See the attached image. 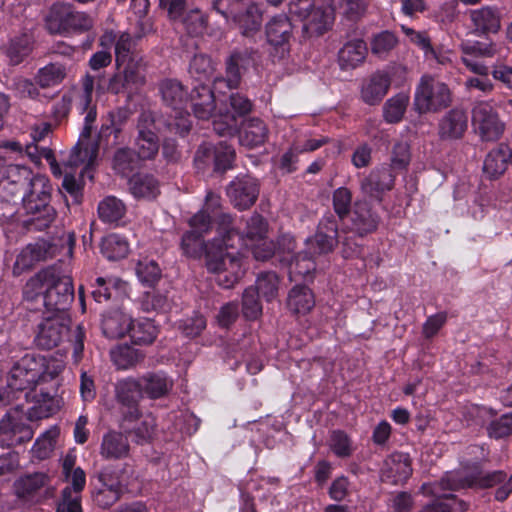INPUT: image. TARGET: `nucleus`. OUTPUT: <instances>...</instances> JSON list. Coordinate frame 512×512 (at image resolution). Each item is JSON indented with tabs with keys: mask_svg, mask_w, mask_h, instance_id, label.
Masks as SVG:
<instances>
[{
	"mask_svg": "<svg viewBox=\"0 0 512 512\" xmlns=\"http://www.w3.org/2000/svg\"><path fill=\"white\" fill-rule=\"evenodd\" d=\"M94 88V77L85 75L82 79L83 93L80 96L79 106L81 111L88 110L85 116V125L79 140L72 149L69 159V165L78 166L83 164L84 167L78 176L71 175L66 171V192L73 197L76 204L81 203L83 189V174L88 170L94 162L98 153V144L91 138L92 123L95 121L97 113L95 108H89Z\"/></svg>",
	"mask_w": 512,
	"mask_h": 512,
	"instance_id": "f257e3e1",
	"label": "nucleus"
},
{
	"mask_svg": "<svg viewBox=\"0 0 512 512\" xmlns=\"http://www.w3.org/2000/svg\"><path fill=\"white\" fill-rule=\"evenodd\" d=\"M495 486H499L495 491V499L497 501L506 500L512 492V476L508 478L506 473L501 470L486 474L476 472L470 475L462 471L449 472L439 482L424 483L421 486V492L436 498H450L449 491L464 488L487 489Z\"/></svg>",
	"mask_w": 512,
	"mask_h": 512,
	"instance_id": "f03ea898",
	"label": "nucleus"
},
{
	"mask_svg": "<svg viewBox=\"0 0 512 512\" xmlns=\"http://www.w3.org/2000/svg\"><path fill=\"white\" fill-rule=\"evenodd\" d=\"M62 268L48 267L31 277L24 287V297L35 300L43 296L45 307L53 312L64 311V295L62 293Z\"/></svg>",
	"mask_w": 512,
	"mask_h": 512,
	"instance_id": "7ed1b4c3",
	"label": "nucleus"
},
{
	"mask_svg": "<svg viewBox=\"0 0 512 512\" xmlns=\"http://www.w3.org/2000/svg\"><path fill=\"white\" fill-rule=\"evenodd\" d=\"M223 241L215 240L207 245L206 249V267L209 272L217 274L218 284L229 289L233 287L243 274L242 259L239 253L228 251Z\"/></svg>",
	"mask_w": 512,
	"mask_h": 512,
	"instance_id": "20e7f679",
	"label": "nucleus"
},
{
	"mask_svg": "<svg viewBox=\"0 0 512 512\" xmlns=\"http://www.w3.org/2000/svg\"><path fill=\"white\" fill-rule=\"evenodd\" d=\"M49 185L44 177L35 180L33 188L21 200L28 216L24 225L35 230L47 228L55 218V211L49 202Z\"/></svg>",
	"mask_w": 512,
	"mask_h": 512,
	"instance_id": "39448f33",
	"label": "nucleus"
},
{
	"mask_svg": "<svg viewBox=\"0 0 512 512\" xmlns=\"http://www.w3.org/2000/svg\"><path fill=\"white\" fill-rule=\"evenodd\" d=\"M452 102L448 85L438 79L423 75L414 93V108L419 114L439 112Z\"/></svg>",
	"mask_w": 512,
	"mask_h": 512,
	"instance_id": "423d86ee",
	"label": "nucleus"
},
{
	"mask_svg": "<svg viewBox=\"0 0 512 512\" xmlns=\"http://www.w3.org/2000/svg\"><path fill=\"white\" fill-rule=\"evenodd\" d=\"M39 175L24 166L11 165L6 170V176L0 181V197L5 202L17 203L33 188Z\"/></svg>",
	"mask_w": 512,
	"mask_h": 512,
	"instance_id": "0eeeda50",
	"label": "nucleus"
},
{
	"mask_svg": "<svg viewBox=\"0 0 512 512\" xmlns=\"http://www.w3.org/2000/svg\"><path fill=\"white\" fill-rule=\"evenodd\" d=\"M24 415L20 406H16L0 419V443L12 447L29 442L34 435L33 427L24 422Z\"/></svg>",
	"mask_w": 512,
	"mask_h": 512,
	"instance_id": "6e6552de",
	"label": "nucleus"
},
{
	"mask_svg": "<svg viewBox=\"0 0 512 512\" xmlns=\"http://www.w3.org/2000/svg\"><path fill=\"white\" fill-rule=\"evenodd\" d=\"M136 129L137 135L134 138L136 156L141 160L154 159L160 147L154 115L149 111L142 112L139 115Z\"/></svg>",
	"mask_w": 512,
	"mask_h": 512,
	"instance_id": "1a4fd4ad",
	"label": "nucleus"
},
{
	"mask_svg": "<svg viewBox=\"0 0 512 512\" xmlns=\"http://www.w3.org/2000/svg\"><path fill=\"white\" fill-rule=\"evenodd\" d=\"M289 12L303 20V30L309 36H319L329 30L334 21V13L330 7H311L306 3L298 7V3H289Z\"/></svg>",
	"mask_w": 512,
	"mask_h": 512,
	"instance_id": "9d476101",
	"label": "nucleus"
},
{
	"mask_svg": "<svg viewBox=\"0 0 512 512\" xmlns=\"http://www.w3.org/2000/svg\"><path fill=\"white\" fill-rule=\"evenodd\" d=\"M472 125L483 141L498 140L504 132L505 124L494 107L486 101L475 104L472 109Z\"/></svg>",
	"mask_w": 512,
	"mask_h": 512,
	"instance_id": "9b49d317",
	"label": "nucleus"
},
{
	"mask_svg": "<svg viewBox=\"0 0 512 512\" xmlns=\"http://www.w3.org/2000/svg\"><path fill=\"white\" fill-rule=\"evenodd\" d=\"M306 250L311 255L327 254L338 244V225L333 215L324 216L314 236L306 239Z\"/></svg>",
	"mask_w": 512,
	"mask_h": 512,
	"instance_id": "f8f14e48",
	"label": "nucleus"
},
{
	"mask_svg": "<svg viewBox=\"0 0 512 512\" xmlns=\"http://www.w3.org/2000/svg\"><path fill=\"white\" fill-rule=\"evenodd\" d=\"M259 194L257 179L250 175L237 176L227 187V195L239 210L252 206Z\"/></svg>",
	"mask_w": 512,
	"mask_h": 512,
	"instance_id": "ddd939ff",
	"label": "nucleus"
},
{
	"mask_svg": "<svg viewBox=\"0 0 512 512\" xmlns=\"http://www.w3.org/2000/svg\"><path fill=\"white\" fill-rule=\"evenodd\" d=\"M123 70L115 74L109 81V89L118 94L124 90H137L145 84L143 59L138 58L122 65Z\"/></svg>",
	"mask_w": 512,
	"mask_h": 512,
	"instance_id": "4468645a",
	"label": "nucleus"
},
{
	"mask_svg": "<svg viewBox=\"0 0 512 512\" xmlns=\"http://www.w3.org/2000/svg\"><path fill=\"white\" fill-rule=\"evenodd\" d=\"M50 132L51 125L49 123L42 122L34 125L31 128L32 143L25 144V152L33 161H38L41 156L44 157L47 160L52 173L55 176L60 177L62 175V171L56 161L53 151L48 148L38 147V143L47 137Z\"/></svg>",
	"mask_w": 512,
	"mask_h": 512,
	"instance_id": "2eb2a0df",
	"label": "nucleus"
},
{
	"mask_svg": "<svg viewBox=\"0 0 512 512\" xmlns=\"http://www.w3.org/2000/svg\"><path fill=\"white\" fill-rule=\"evenodd\" d=\"M26 397L31 405L24 415L30 422L48 418L59 409L60 396L57 392L51 394L48 391L34 390L32 393L26 394Z\"/></svg>",
	"mask_w": 512,
	"mask_h": 512,
	"instance_id": "dca6fc26",
	"label": "nucleus"
},
{
	"mask_svg": "<svg viewBox=\"0 0 512 512\" xmlns=\"http://www.w3.org/2000/svg\"><path fill=\"white\" fill-rule=\"evenodd\" d=\"M73 464L74 460L66 455V512H82L81 492L86 485V474L80 467L68 472Z\"/></svg>",
	"mask_w": 512,
	"mask_h": 512,
	"instance_id": "f3484780",
	"label": "nucleus"
},
{
	"mask_svg": "<svg viewBox=\"0 0 512 512\" xmlns=\"http://www.w3.org/2000/svg\"><path fill=\"white\" fill-rule=\"evenodd\" d=\"M210 158L213 159L216 172H225L232 168L235 150L225 142H220L216 146L201 145L196 152L195 161L206 164Z\"/></svg>",
	"mask_w": 512,
	"mask_h": 512,
	"instance_id": "a211bd4d",
	"label": "nucleus"
},
{
	"mask_svg": "<svg viewBox=\"0 0 512 512\" xmlns=\"http://www.w3.org/2000/svg\"><path fill=\"white\" fill-rule=\"evenodd\" d=\"M36 365L32 357L28 355L23 357L12 367L8 377V387L17 391L33 387L40 378V371Z\"/></svg>",
	"mask_w": 512,
	"mask_h": 512,
	"instance_id": "6ab92c4d",
	"label": "nucleus"
},
{
	"mask_svg": "<svg viewBox=\"0 0 512 512\" xmlns=\"http://www.w3.org/2000/svg\"><path fill=\"white\" fill-rule=\"evenodd\" d=\"M267 236V223L259 214H254L247 222L246 231L240 235L231 225L223 235V241L226 247H234L235 241L242 242L244 246L253 244L256 240H261Z\"/></svg>",
	"mask_w": 512,
	"mask_h": 512,
	"instance_id": "aec40b11",
	"label": "nucleus"
},
{
	"mask_svg": "<svg viewBox=\"0 0 512 512\" xmlns=\"http://www.w3.org/2000/svg\"><path fill=\"white\" fill-rule=\"evenodd\" d=\"M468 128V116L462 109H451L438 123V135L441 140L452 141L464 136Z\"/></svg>",
	"mask_w": 512,
	"mask_h": 512,
	"instance_id": "412c9836",
	"label": "nucleus"
},
{
	"mask_svg": "<svg viewBox=\"0 0 512 512\" xmlns=\"http://www.w3.org/2000/svg\"><path fill=\"white\" fill-rule=\"evenodd\" d=\"M412 474L411 460L408 454L393 453L389 455L381 468L383 481L392 484L405 482Z\"/></svg>",
	"mask_w": 512,
	"mask_h": 512,
	"instance_id": "4be33fe9",
	"label": "nucleus"
},
{
	"mask_svg": "<svg viewBox=\"0 0 512 512\" xmlns=\"http://www.w3.org/2000/svg\"><path fill=\"white\" fill-rule=\"evenodd\" d=\"M257 58L255 51L245 50L233 53L227 61V78L216 79L215 84L226 83L229 88H236L240 83L241 70H246L249 66L254 65Z\"/></svg>",
	"mask_w": 512,
	"mask_h": 512,
	"instance_id": "5701e85b",
	"label": "nucleus"
},
{
	"mask_svg": "<svg viewBox=\"0 0 512 512\" xmlns=\"http://www.w3.org/2000/svg\"><path fill=\"white\" fill-rule=\"evenodd\" d=\"M292 31L293 26L290 19L284 14L277 15L266 25L267 41L275 48H280L283 54L288 51Z\"/></svg>",
	"mask_w": 512,
	"mask_h": 512,
	"instance_id": "b1692460",
	"label": "nucleus"
},
{
	"mask_svg": "<svg viewBox=\"0 0 512 512\" xmlns=\"http://www.w3.org/2000/svg\"><path fill=\"white\" fill-rule=\"evenodd\" d=\"M391 81L387 73L377 71L363 81L361 99L368 105L379 104L387 94Z\"/></svg>",
	"mask_w": 512,
	"mask_h": 512,
	"instance_id": "393cba45",
	"label": "nucleus"
},
{
	"mask_svg": "<svg viewBox=\"0 0 512 512\" xmlns=\"http://www.w3.org/2000/svg\"><path fill=\"white\" fill-rule=\"evenodd\" d=\"M394 184V176L387 168L372 170L360 184L363 194L380 200L385 191L390 190Z\"/></svg>",
	"mask_w": 512,
	"mask_h": 512,
	"instance_id": "a878e982",
	"label": "nucleus"
},
{
	"mask_svg": "<svg viewBox=\"0 0 512 512\" xmlns=\"http://www.w3.org/2000/svg\"><path fill=\"white\" fill-rule=\"evenodd\" d=\"M367 55V45L362 39L347 41L338 51V65L341 70H353L361 65Z\"/></svg>",
	"mask_w": 512,
	"mask_h": 512,
	"instance_id": "bb28decb",
	"label": "nucleus"
},
{
	"mask_svg": "<svg viewBox=\"0 0 512 512\" xmlns=\"http://www.w3.org/2000/svg\"><path fill=\"white\" fill-rule=\"evenodd\" d=\"M51 246L45 241L27 245L18 255L13 267L14 275L30 269L37 262L46 260L50 254Z\"/></svg>",
	"mask_w": 512,
	"mask_h": 512,
	"instance_id": "cd10ccee",
	"label": "nucleus"
},
{
	"mask_svg": "<svg viewBox=\"0 0 512 512\" xmlns=\"http://www.w3.org/2000/svg\"><path fill=\"white\" fill-rule=\"evenodd\" d=\"M378 215L372 212L366 202H356L351 214V231L359 236L366 235L376 230L378 226Z\"/></svg>",
	"mask_w": 512,
	"mask_h": 512,
	"instance_id": "c85d7f7f",
	"label": "nucleus"
},
{
	"mask_svg": "<svg viewBox=\"0 0 512 512\" xmlns=\"http://www.w3.org/2000/svg\"><path fill=\"white\" fill-rule=\"evenodd\" d=\"M162 101L173 110L184 108L188 101V93L182 83L176 79H163L158 84Z\"/></svg>",
	"mask_w": 512,
	"mask_h": 512,
	"instance_id": "c756f323",
	"label": "nucleus"
},
{
	"mask_svg": "<svg viewBox=\"0 0 512 512\" xmlns=\"http://www.w3.org/2000/svg\"><path fill=\"white\" fill-rule=\"evenodd\" d=\"M63 320L62 312H56L54 317L47 318L41 324L37 336L39 346L52 349L62 342Z\"/></svg>",
	"mask_w": 512,
	"mask_h": 512,
	"instance_id": "7c9ffc66",
	"label": "nucleus"
},
{
	"mask_svg": "<svg viewBox=\"0 0 512 512\" xmlns=\"http://www.w3.org/2000/svg\"><path fill=\"white\" fill-rule=\"evenodd\" d=\"M131 321L132 318L122 311L107 312L102 318V332L109 339L122 338L128 333Z\"/></svg>",
	"mask_w": 512,
	"mask_h": 512,
	"instance_id": "2f4dec72",
	"label": "nucleus"
},
{
	"mask_svg": "<svg viewBox=\"0 0 512 512\" xmlns=\"http://www.w3.org/2000/svg\"><path fill=\"white\" fill-rule=\"evenodd\" d=\"M192 109L199 119H209L215 110V99L211 89L205 84L196 86L190 96Z\"/></svg>",
	"mask_w": 512,
	"mask_h": 512,
	"instance_id": "473e14b6",
	"label": "nucleus"
},
{
	"mask_svg": "<svg viewBox=\"0 0 512 512\" xmlns=\"http://www.w3.org/2000/svg\"><path fill=\"white\" fill-rule=\"evenodd\" d=\"M126 422L135 421L130 433L139 444L150 442L156 431V419L152 414L139 415L135 410L125 419Z\"/></svg>",
	"mask_w": 512,
	"mask_h": 512,
	"instance_id": "72a5a7b5",
	"label": "nucleus"
},
{
	"mask_svg": "<svg viewBox=\"0 0 512 512\" xmlns=\"http://www.w3.org/2000/svg\"><path fill=\"white\" fill-rule=\"evenodd\" d=\"M470 19L474 26V33L482 35L496 33L500 29V18L491 7H482L470 11Z\"/></svg>",
	"mask_w": 512,
	"mask_h": 512,
	"instance_id": "f704fd0d",
	"label": "nucleus"
},
{
	"mask_svg": "<svg viewBox=\"0 0 512 512\" xmlns=\"http://www.w3.org/2000/svg\"><path fill=\"white\" fill-rule=\"evenodd\" d=\"M243 35H251L257 32L262 23V12L259 6L253 2H244L239 14L233 17Z\"/></svg>",
	"mask_w": 512,
	"mask_h": 512,
	"instance_id": "c9c22d12",
	"label": "nucleus"
},
{
	"mask_svg": "<svg viewBox=\"0 0 512 512\" xmlns=\"http://www.w3.org/2000/svg\"><path fill=\"white\" fill-rule=\"evenodd\" d=\"M100 487L94 493L95 503L102 508H109L115 504L121 495V485L118 480H110L107 475H99Z\"/></svg>",
	"mask_w": 512,
	"mask_h": 512,
	"instance_id": "e433bc0d",
	"label": "nucleus"
},
{
	"mask_svg": "<svg viewBox=\"0 0 512 512\" xmlns=\"http://www.w3.org/2000/svg\"><path fill=\"white\" fill-rule=\"evenodd\" d=\"M128 334L134 344L148 345L156 339L158 328L149 318L132 319Z\"/></svg>",
	"mask_w": 512,
	"mask_h": 512,
	"instance_id": "4c0bfd02",
	"label": "nucleus"
},
{
	"mask_svg": "<svg viewBox=\"0 0 512 512\" xmlns=\"http://www.w3.org/2000/svg\"><path fill=\"white\" fill-rule=\"evenodd\" d=\"M267 136L268 130L264 122L253 118L245 122L239 141L241 145L247 148H254L264 144Z\"/></svg>",
	"mask_w": 512,
	"mask_h": 512,
	"instance_id": "58836bf2",
	"label": "nucleus"
},
{
	"mask_svg": "<svg viewBox=\"0 0 512 512\" xmlns=\"http://www.w3.org/2000/svg\"><path fill=\"white\" fill-rule=\"evenodd\" d=\"M141 379L142 389L150 398L157 399L166 395L173 386V381L162 372L149 373Z\"/></svg>",
	"mask_w": 512,
	"mask_h": 512,
	"instance_id": "ea45409f",
	"label": "nucleus"
},
{
	"mask_svg": "<svg viewBox=\"0 0 512 512\" xmlns=\"http://www.w3.org/2000/svg\"><path fill=\"white\" fill-rule=\"evenodd\" d=\"M129 444L121 433L110 432L103 437L101 455L106 459H118L128 455Z\"/></svg>",
	"mask_w": 512,
	"mask_h": 512,
	"instance_id": "a19ab883",
	"label": "nucleus"
},
{
	"mask_svg": "<svg viewBox=\"0 0 512 512\" xmlns=\"http://www.w3.org/2000/svg\"><path fill=\"white\" fill-rule=\"evenodd\" d=\"M129 189L136 198H155L159 193L158 181L149 174H136L129 180Z\"/></svg>",
	"mask_w": 512,
	"mask_h": 512,
	"instance_id": "79ce46f5",
	"label": "nucleus"
},
{
	"mask_svg": "<svg viewBox=\"0 0 512 512\" xmlns=\"http://www.w3.org/2000/svg\"><path fill=\"white\" fill-rule=\"evenodd\" d=\"M510 153L507 148H497L490 151L485 157L483 171L489 178H498L507 169Z\"/></svg>",
	"mask_w": 512,
	"mask_h": 512,
	"instance_id": "37998d69",
	"label": "nucleus"
},
{
	"mask_svg": "<svg viewBox=\"0 0 512 512\" xmlns=\"http://www.w3.org/2000/svg\"><path fill=\"white\" fill-rule=\"evenodd\" d=\"M110 358L117 369H129L143 360L142 351L127 344H120L110 350Z\"/></svg>",
	"mask_w": 512,
	"mask_h": 512,
	"instance_id": "c03bdc74",
	"label": "nucleus"
},
{
	"mask_svg": "<svg viewBox=\"0 0 512 512\" xmlns=\"http://www.w3.org/2000/svg\"><path fill=\"white\" fill-rule=\"evenodd\" d=\"M116 40V33L113 30L105 31L99 38V46L101 50L95 52L90 60L89 66L92 70H99L107 67L112 62V54L110 52Z\"/></svg>",
	"mask_w": 512,
	"mask_h": 512,
	"instance_id": "a18cd8bd",
	"label": "nucleus"
},
{
	"mask_svg": "<svg viewBox=\"0 0 512 512\" xmlns=\"http://www.w3.org/2000/svg\"><path fill=\"white\" fill-rule=\"evenodd\" d=\"M410 102L406 92H400L389 98L383 105V118L387 123H398L403 119Z\"/></svg>",
	"mask_w": 512,
	"mask_h": 512,
	"instance_id": "49530a36",
	"label": "nucleus"
},
{
	"mask_svg": "<svg viewBox=\"0 0 512 512\" xmlns=\"http://www.w3.org/2000/svg\"><path fill=\"white\" fill-rule=\"evenodd\" d=\"M126 214V206L115 196H107L98 204L99 218L109 224H118Z\"/></svg>",
	"mask_w": 512,
	"mask_h": 512,
	"instance_id": "de8ad7c7",
	"label": "nucleus"
},
{
	"mask_svg": "<svg viewBox=\"0 0 512 512\" xmlns=\"http://www.w3.org/2000/svg\"><path fill=\"white\" fill-rule=\"evenodd\" d=\"M115 63L120 69L126 62L141 58L134 52L135 40L128 32L116 33L114 42Z\"/></svg>",
	"mask_w": 512,
	"mask_h": 512,
	"instance_id": "09e8293b",
	"label": "nucleus"
},
{
	"mask_svg": "<svg viewBox=\"0 0 512 512\" xmlns=\"http://www.w3.org/2000/svg\"><path fill=\"white\" fill-rule=\"evenodd\" d=\"M47 482V476L43 473H34L19 478L14 489L17 497L31 499Z\"/></svg>",
	"mask_w": 512,
	"mask_h": 512,
	"instance_id": "8fccbe9b",
	"label": "nucleus"
},
{
	"mask_svg": "<svg viewBox=\"0 0 512 512\" xmlns=\"http://www.w3.org/2000/svg\"><path fill=\"white\" fill-rule=\"evenodd\" d=\"M315 301L311 290L305 286H295L288 295L287 305L294 313L305 314L311 310Z\"/></svg>",
	"mask_w": 512,
	"mask_h": 512,
	"instance_id": "3c124183",
	"label": "nucleus"
},
{
	"mask_svg": "<svg viewBox=\"0 0 512 512\" xmlns=\"http://www.w3.org/2000/svg\"><path fill=\"white\" fill-rule=\"evenodd\" d=\"M129 244L127 240L118 234H109L101 241V253L108 260H119L127 256Z\"/></svg>",
	"mask_w": 512,
	"mask_h": 512,
	"instance_id": "603ef678",
	"label": "nucleus"
},
{
	"mask_svg": "<svg viewBox=\"0 0 512 512\" xmlns=\"http://www.w3.org/2000/svg\"><path fill=\"white\" fill-rule=\"evenodd\" d=\"M213 219L218 221V232L222 236L226 233L227 229L232 225V218L230 215L221 212V198L218 194L208 192L203 207Z\"/></svg>",
	"mask_w": 512,
	"mask_h": 512,
	"instance_id": "864d4df0",
	"label": "nucleus"
},
{
	"mask_svg": "<svg viewBox=\"0 0 512 512\" xmlns=\"http://www.w3.org/2000/svg\"><path fill=\"white\" fill-rule=\"evenodd\" d=\"M136 276L144 286L154 287L162 278V270L155 260L144 258L137 262Z\"/></svg>",
	"mask_w": 512,
	"mask_h": 512,
	"instance_id": "5fc2aeb1",
	"label": "nucleus"
},
{
	"mask_svg": "<svg viewBox=\"0 0 512 512\" xmlns=\"http://www.w3.org/2000/svg\"><path fill=\"white\" fill-rule=\"evenodd\" d=\"M461 53L472 57L493 58L500 54L501 47L492 41H464L460 44Z\"/></svg>",
	"mask_w": 512,
	"mask_h": 512,
	"instance_id": "6e6d98bb",
	"label": "nucleus"
},
{
	"mask_svg": "<svg viewBox=\"0 0 512 512\" xmlns=\"http://www.w3.org/2000/svg\"><path fill=\"white\" fill-rule=\"evenodd\" d=\"M60 433V427L54 426L42 434L31 449L32 456L39 460L48 458L54 449L56 439L60 436Z\"/></svg>",
	"mask_w": 512,
	"mask_h": 512,
	"instance_id": "4d7b16f0",
	"label": "nucleus"
},
{
	"mask_svg": "<svg viewBox=\"0 0 512 512\" xmlns=\"http://www.w3.org/2000/svg\"><path fill=\"white\" fill-rule=\"evenodd\" d=\"M141 379H124L116 385V396L117 399L125 405H132L141 398L142 393Z\"/></svg>",
	"mask_w": 512,
	"mask_h": 512,
	"instance_id": "13d9d810",
	"label": "nucleus"
},
{
	"mask_svg": "<svg viewBox=\"0 0 512 512\" xmlns=\"http://www.w3.org/2000/svg\"><path fill=\"white\" fill-rule=\"evenodd\" d=\"M97 287L92 291V296L96 302L102 303L108 301L112 297V290L126 291L128 285L118 279H105L99 277L96 279Z\"/></svg>",
	"mask_w": 512,
	"mask_h": 512,
	"instance_id": "bf43d9fd",
	"label": "nucleus"
},
{
	"mask_svg": "<svg viewBox=\"0 0 512 512\" xmlns=\"http://www.w3.org/2000/svg\"><path fill=\"white\" fill-rule=\"evenodd\" d=\"M214 72V64L210 57L204 54H198L193 57L189 66V73L200 84L210 80Z\"/></svg>",
	"mask_w": 512,
	"mask_h": 512,
	"instance_id": "052dcab7",
	"label": "nucleus"
},
{
	"mask_svg": "<svg viewBox=\"0 0 512 512\" xmlns=\"http://www.w3.org/2000/svg\"><path fill=\"white\" fill-rule=\"evenodd\" d=\"M314 255H311L308 250L298 253L289 262V275L301 276L303 278L309 276L315 270Z\"/></svg>",
	"mask_w": 512,
	"mask_h": 512,
	"instance_id": "680f3d73",
	"label": "nucleus"
},
{
	"mask_svg": "<svg viewBox=\"0 0 512 512\" xmlns=\"http://www.w3.org/2000/svg\"><path fill=\"white\" fill-rule=\"evenodd\" d=\"M397 43L398 39L394 33L387 30L382 31L372 37L371 52L378 57H385L396 47Z\"/></svg>",
	"mask_w": 512,
	"mask_h": 512,
	"instance_id": "e2e57ef3",
	"label": "nucleus"
},
{
	"mask_svg": "<svg viewBox=\"0 0 512 512\" xmlns=\"http://www.w3.org/2000/svg\"><path fill=\"white\" fill-rule=\"evenodd\" d=\"M254 289L267 301L273 300L279 289V278L273 272H265L257 277Z\"/></svg>",
	"mask_w": 512,
	"mask_h": 512,
	"instance_id": "0e129e2a",
	"label": "nucleus"
},
{
	"mask_svg": "<svg viewBox=\"0 0 512 512\" xmlns=\"http://www.w3.org/2000/svg\"><path fill=\"white\" fill-rule=\"evenodd\" d=\"M258 292L254 287L245 289L242 297V312L246 319L255 320L262 313V306L258 300Z\"/></svg>",
	"mask_w": 512,
	"mask_h": 512,
	"instance_id": "69168bd1",
	"label": "nucleus"
},
{
	"mask_svg": "<svg viewBox=\"0 0 512 512\" xmlns=\"http://www.w3.org/2000/svg\"><path fill=\"white\" fill-rule=\"evenodd\" d=\"M140 307L144 312L164 310L168 307V297L160 291H147L140 298Z\"/></svg>",
	"mask_w": 512,
	"mask_h": 512,
	"instance_id": "338daca9",
	"label": "nucleus"
},
{
	"mask_svg": "<svg viewBox=\"0 0 512 512\" xmlns=\"http://www.w3.org/2000/svg\"><path fill=\"white\" fill-rule=\"evenodd\" d=\"M489 437L500 439L512 434V412L492 420L486 427Z\"/></svg>",
	"mask_w": 512,
	"mask_h": 512,
	"instance_id": "774afa93",
	"label": "nucleus"
}]
</instances>
